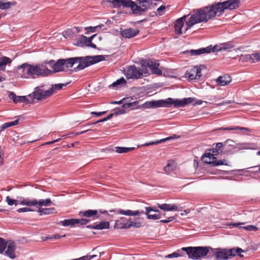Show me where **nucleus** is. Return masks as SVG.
Instances as JSON below:
<instances>
[{
  "label": "nucleus",
  "mask_w": 260,
  "mask_h": 260,
  "mask_svg": "<svg viewBox=\"0 0 260 260\" xmlns=\"http://www.w3.org/2000/svg\"><path fill=\"white\" fill-rule=\"evenodd\" d=\"M239 0H228L222 3L213 4L211 7L193 10V14L186 22L184 33L194 24L200 22H207L216 15L220 16L226 9L234 10L239 7Z\"/></svg>",
  "instance_id": "obj_1"
},
{
  "label": "nucleus",
  "mask_w": 260,
  "mask_h": 260,
  "mask_svg": "<svg viewBox=\"0 0 260 260\" xmlns=\"http://www.w3.org/2000/svg\"><path fill=\"white\" fill-rule=\"evenodd\" d=\"M17 69L21 77L25 79H35L52 73V71L43 64L34 65L24 63L18 66Z\"/></svg>",
  "instance_id": "obj_2"
},
{
  "label": "nucleus",
  "mask_w": 260,
  "mask_h": 260,
  "mask_svg": "<svg viewBox=\"0 0 260 260\" xmlns=\"http://www.w3.org/2000/svg\"><path fill=\"white\" fill-rule=\"evenodd\" d=\"M209 249L212 250V248L202 246L187 247L178 249L176 251L179 254V257L185 256L186 254L189 258L198 259L207 255L209 252Z\"/></svg>",
  "instance_id": "obj_3"
},
{
  "label": "nucleus",
  "mask_w": 260,
  "mask_h": 260,
  "mask_svg": "<svg viewBox=\"0 0 260 260\" xmlns=\"http://www.w3.org/2000/svg\"><path fill=\"white\" fill-rule=\"evenodd\" d=\"M194 98H187L182 100L178 99H174L171 98L166 100H159L157 101H151L149 103L151 107H171L173 105L175 108L184 107L186 105L190 104L194 101Z\"/></svg>",
  "instance_id": "obj_4"
},
{
  "label": "nucleus",
  "mask_w": 260,
  "mask_h": 260,
  "mask_svg": "<svg viewBox=\"0 0 260 260\" xmlns=\"http://www.w3.org/2000/svg\"><path fill=\"white\" fill-rule=\"evenodd\" d=\"M81 59L78 61V66L75 68L74 70L75 72L83 70L85 68L105 60L103 55H98L95 56H86L85 57H78Z\"/></svg>",
  "instance_id": "obj_5"
},
{
  "label": "nucleus",
  "mask_w": 260,
  "mask_h": 260,
  "mask_svg": "<svg viewBox=\"0 0 260 260\" xmlns=\"http://www.w3.org/2000/svg\"><path fill=\"white\" fill-rule=\"evenodd\" d=\"M43 87V86H41L35 87L34 91L28 96L38 101L46 100L51 96V92L49 90H44Z\"/></svg>",
  "instance_id": "obj_6"
},
{
  "label": "nucleus",
  "mask_w": 260,
  "mask_h": 260,
  "mask_svg": "<svg viewBox=\"0 0 260 260\" xmlns=\"http://www.w3.org/2000/svg\"><path fill=\"white\" fill-rule=\"evenodd\" d=\"M202 160L204 162L211 164L213 166H228V161L226 159L217 160V158L210 152L205 153L203 156Z\"/></svg>",
  "instance_id": "obj_7"
},
{
  "label": "nucleus",
  "mask_w": 260,
  "mask_h": 260,
  "mask_svg": "<svg viewBox=\"0 0 260 260\" xmlns=\"http://www.w3.org/2000/svg\"><path fill=\"white\" fill-rule=\"evenodd\" d=\"M140 5L138 6L135 2L133 13L136 15H141L148 10V5L152 4L153 0H136Z\"/></svg>",
  "instance_id": "obj_8"
},
{
  "label": "nucleus",
  "mask_w": 260,
  "mask_h": 260,
  "mask_svg": "<svg viewBox=\"0 0 260 260\" xmlns=\"http://www.w3.org/2000/svg\"><path fill=\"white\" fill-rule=\"evenodd\" d=\"M213 255L218 260H226L230 258L228 252V249L225 248L215 249V251L213 252Z\"/></svg>",
  "instance_id": "obj_9"
},
{
  "label": "nucleus",
  "mask_w": 260,
  "mask_h": 260,
  "mask_svg": "<svg viewBox=\"0 0 260 260\" xmlns=\"http://www.w3.org/2000/svg\"><path fill=\"white\" fill-rule=\"evenodd\" d=\"M144 65L149 68L152 73L156 75H161L162 71L160 69H158L159 66V63L156 61H153L152 60H146Z\"/></svg>",
  "instance_id": "obj_10"
},
{
  "label": "nucleus",
  "mask_w": 260,
  "mask_h": 260,
  "mask_svg": "<svg viewBox=\"0 0 260 260\" xmlns=\"http://www.w3.org/2000/svg\"><path fill=\"white\" fill-rule=\"evenodd\" d=\"M143 72L141 70L138 69L134 65L129 67L127 72V76L131 79L140 78Z\"/></svg>",
  "instance_id": "obj_11"
},
{
  "label": "nucleus",
  "mask_w": 260,
  "mask_h": 260,
  "mask_svg": "<svg viewBox=\"0 0 260 260\" xmlns=\"http://www.w3.org/2000/svg\"><path fill=\"white\" fill-rule=\"evenodd\" d=\"M53 70V72L55 73L63 71L64 67V60L63 59H59L56 62L53 60H50L48 62Z\"/></svg>",
  "instance_id": "obj_12"
},
{
  "label": "nucleus",
  "mask_w": 260,
  "mask_h": 260,
  "mask_svg": "<svg viewBox=\"0 0 260 260\" xmlns=\"http://www.w3.org/2000/svg\"><path fill=\"white\" fill-rule=\"evenodd\" d=\"M211 48L210 47H206L205 48H201L197 50H189L183 52V53L186 54H188L190 56H198L203 54H208L210 53Z\"/></svg>",
  "instance_id": "obj_13"
},
{
  "label": "nucleus",
  "mask_w": 260,
  "mask_h": 260,
  "mask_svg": "<svg viewBox=\"0 0 260 260\" xmlns=\"http://www.w3.org/2000/svg\"><path fill=\"white\" fill-rule=\"evenodd\" d=\"M110 212H114L116 214H120L122 215H124L126 216H138L142 214H143L144 212L143 210H136V211H132L131 210H122V209H115V210H111L109 211Z\"/></svg>",
  "instance_id": "obj_14"
},
{
  "label": "nucleus",
  "mask_w": 260,
  "mask_h": 260,
  "mask_svg": "<svg viewBox=\"0 0 260 260\" xmlns=\"http://www.w3.org/2000/svg\"><path fill=\"white\" fill-rule=\"evenodd\" d=\"M7 250L5 251V254L8 256L12 259H14L16 257L15 250L16 246L15 242L13 241H7Z\"/></svg>",
  "instance_id": "obj_15"
},
{
  "label": "nucleus",
  "mask_w": 260,
  "mask_h": 260,
  "mask_svg": "<svg viewBox=\"0 0 260 260\" xmlns=\"http://www.w3.org/2000/svg\"><path fill=\"white\" fill-rule=\"evenodd\" d=\"M79 215L81 217H85L88 218H92L94 220L98 219L100 217L98 215V211L97 210L88 209L83 211H80Z\"/></svg>",
  "instance_id": "obj_16"
},
{
  "label": "nucleus",
  "mask_w": 260,
  "mask_h": 260,
  "mask_svg": "<svg viewBox=\"0 0 260 260\" xmlns=\"http://www.w3.org/2000/svg\"><path fill=\"white\" fill-rule=\"evenodd\" d=\"M187 15H184L180 18L178 19L175 23V32L176 34L180 35L182 33V28L184 24V22Z\"/></svg>",
  "instance_id": "obj_17"
},
{
  "label": "nucleus",
  "mask_w": 260,
  "mask_h": 260,
  "mask_svg": "<svg viewBox=\"0 0 260 260\" xmlns=\"http://www.w3.org/2000/svg\"><path fill=\"white\" fill-rule=\"evenodd\" d=\"M131 220V218H126L123 217H120L119 219L115 221L114 228L119 229H128V228H125L129 224V221Z\"/></svg>",
  "instance_id": "obj_18"
},
{
  "label": "nucleus",
  "mask_w": 260,
  "mask_h": 260,
  "mask_svg": "<svg viewBox=\"0 0 260 260\" xmlns=\"http://www.w3.org/2000/svg\"><path fill=\"white\" fill-rule=\"evenodd\" d=\"M139 30L132 28H126L121 31V35L125 38H132L137 35Z\"/></svg>",
  "instance_id": "obj_19"
},
{
  "label": "nucleus",
  "mask_w": 260,
  "mask_h": 260,
  "mask_svg": "<svg viewBox=\"0 0 260 260\" xmlns=\"http://www.w3.org/2000/svg\"><path fill=\"white\" fill-rule=\"evenodd\" d=\"M9 97L13 100L15 104L18 103H26L28 101V99L25 96H17L15 93L12 91L9 92Z\"/></svg>",
  "instance_id": "obj_20"
},
{
  "label": "nucleus",
  "mask_w": 260,
  "mask_h": 260,
  "mask_svg": "<svg viewBox=\"0 0 260 260\" xmlns=\"http://www.w3.org/2000/svg\"><path fill=\"white\" fill-rule=\"evenodd\" d=\"M157 207L164 211H178L177 206L175 204H157Z\"/></svg>",
  "instance_id": "obj_21"
},
{
  "label": "nucleus",
  "mask_w": 260,
  "mask_h": 260,
  "mask_svg": "<svg viewBox=\"0 0 260 260\" xmlns=\"http://www.w3.org/2000/svg\"><path fill=\"white\" fill-rule=\"evenodd\" d=\"M96 34L93 35L91 37L87 38V37L81 35L79 39L77 41V44L78 46H82L83 44L85 45V46H87V45L88 44V43H90V42H92V40L95 37Z\"/></svg>",
  "instance_id": "obj_22"
},
{
  "label": "nucleus",
  "mask_w": 260,
  "mask_h": 260,
  "mask_svg": "<svg viewBox=\"0 0 260 260\" xmlns=\"http://www.w3.org/2000/svg\"><path fill=\"white\" fill-rule=\"evenodd\" d=\"M232 81V78L229 75L220 76L216 79V82L220 86H225Z\"/></svg>",
  "instance_id": "obj_23"
},
{
  "label": "nucleus",
  "mask_w": 260,
  "mask_h": 260,
  "mask_svg": "<svg viewBox=\"0 0 260 260\" xmlns=\"http://www.w3.org/2000/svg\"><path fill=\"white\" fill-rule=\"evenodd\" d=\"M178 138H179L178 136H177L176 135H174L173 136H170V137H167V138H166L164 139H160L159 140H157L156 141H152V142H148V143H145L144 144L142 145V146H150V145H156V144H160L162 142H166L167 141H169V140H172L174 139Z\"/></svg>",
  "instance_id": "obj_24"
},
{
  "label": "nucleus",
  "mask_w": 260,
  "mask_h": 260,
  "mask_svg": "<svg viewBox=\"0 0 260 260\" xmlns=\"http://www.w3.org/2000/svg\"><path fill=\"white\" fill-rule=\"evenodd\" d=\"M126 84V81L125 79L123 77H122L117 80L115 82H114L112 84L110 85L109 87L110 88L118 89L124 86Z\"/></svg>",
  "instance_id": "obj_25"
},
{
  "label": "nucleus",
  "mask_w": 260,
  "mask_h": 260,
  "mask_svg": "<svg viewBox=\"0 0 260 260\" xmlns=\"http://www.w3.org/2000/svg\"><path fill=\"white\" fill-rule=\"evenodd\" d=\"M81 59V58L77 57L63 59L64 60V66H66L67 68H72L75 63H77L78 61Z\"/></svg>",
  "instance_id": "obj_26"
},
{
  "label": "nucleus",
  "mask_w": 260,
  "mask_h": 260,
  "mask_svg": "<svg viewBox=\"0 0 260 260\" xmlns=\"http://www.w3.org/2000/svg\"><path fill=\"white\" fill-rule=\"evenodd\" d=\"M38 201L36 199H25L20 202V204L27 206H38Z\"/></svg>",
  "instance_id": "obj_27"
},
{
  "label": "nucleus",
  "mask_w": 260,
  "mask_h": 260,
  "mask_svg": "<svg viewBox=\"0 0 260 260\" xmlns=\"http://www.w3.org/2000/svg\"><path fill=\"white\" fill-rule=\"evenodd\" d=\"M228 252L230 258H231L232 257L235 256L237 255H239L240 257H243V255L241 254L240 253L244 252V250H243L240 248L237 247L236 248L228 249Z\"/></svg>",
  "instance_id": "obj_28"
},
{
  "label": "nucleus",
  "mask_w": 260,
  "mask_h": 260,
  "mask_svg": "<svg viewBox=\"0 0 260 260\" xmlns=\"http://www.w3.org/2000/svg\"><path fill=\"white\" fill-rule=\"evenodd\" d=\"M245 58L249 60L251 62H256L260 61V52H257L251 54H247L245 56Z\"/></svg>",
  "instance_id": "obj_29"
},
{
  "label": "nucleus",
  "mask_w": 260,
  "mask_h": 260,
  "mask_svg": "<svg viewBox=\"0 0 260 260\" xmlns=\"http://www.w3.org/2000/svg\"><path fill=\"white\" fill-rule=\"evenodd\" d=\"M238 150L237 146H229L226 145L224 146V151H223V154H232Z\"/></svg>",
  "instance_id": "obj_30"
},
{
  "label": "nucleus",
  "mask_w": 260,
  "mask_h": 260,
  "mask_svg": "<svg viewBox=\"0 0 260 260\" xmlns=\"http://www.w3.org/2000/svg\"><path fill=\"white\" fill-rule=\"evenodd\" d=\"M12 62L11 59L6 56L2 57L0 58V70L5 71V67L7 64Z\"/></svg>",
  "instance_id": "obj_31"
},
{
  "label": "nucleus",
  "mask_w": 260,
  "mask_h": 260,
  "mask_svg": "<svg viewBox=\"0 0 260 260\" xmlns=\"http://www.w3.org/2000/svg\"><path fill=\"white\" fill-rule=\"evenodd\" d=\"M69 83H67L65 84L59 83L52 85L51 89L49 90L51 93V95L55 92H56L57 90L61 89L63 87L66 86Z\"/></svg>",
  "instance_id": "obj_32"
},
{
  "label": "nucleus",
  "mask_w": 260,
  "mask_h": 260,
  "mask_svg": "<svg viewBox=\"0 0 260 260\" xmlns=\"http://www.w3.org/2000/svg\"><path fill=\"white\" fill-rule=\"evenodd\" d=\"M55 209L54 208H39L38 212L40 213V215H49L53 214L55 212Z\"/></svg>",
  "instance_id": "obj_33"
},
{
  "label": "nucleus",
  "mask_w": 260,
  "mask_h": 260,
  "mask_svg": "<svg viewBox=\"0 0 260 260\" xmlns=\"http://www.w3.org/2000/svg\"><path fill=\"white\" fill-rule=\"evenodd\" d=\"M140 101H136L133 102H130L128 103L124 104L122 105L123 108H129L132 110L139 108L140 106H138V104Z\"/></svg>",
  "instance_id": "obj_34"
},
{
  "label": "nucleus",
  "mask_w": 260,
  "mask_h": 260,
  "mask_svg": "<svg viewBox=\"0 0 260 260\" xmlns=\"http://www.w3.org/2000/svg\"><path fill=\"white\" fill-rule=\"evenodd\" d=\"M120 7L122 6L124 8H130L132 11L134 9V2L131 0H121Z\"/></svg>",
  "instance_id": "obj_35"
},
{
  "label": "nucleus",
  "mask_w": 260,
  "mask_h": 260,
  "mask_svg": "<svg viewBox=\"0 0 260 260\" xmlns=\"http://www.w3.org/2000/svg\"><path fill=\"white\" fill-rule=\"evenodd\" d=\"M110 224L108 221H102L99 223H95V229L102 230L104 229H108Z\"/></svg>",
  "instance_id": "obj_36"
},
{
  "label": "nucleus",
  "mask_w": 260,
  "mask_h": 260,
  "mask_svg": "<svg viewBox=\"0 0 260 260\" xmlns=\"http://www.w3.org/2000/svg\"><path fill=\"white\" fill-rule=\"evenodd\" d=\"M38 203L37 207L39 208L43 206H50L52 204V202L50 199H46L45 200L41 199L38 201Z\"/></svg>",
  "instance_id": "obj_37"
},
{
  "label": "nucleus",
  "mask_w": 260,
  "mask_h": 260,
  "mask_svg": "<svg viewBox=\"0 0 260 260\" xmlns=\"http://www.w3.org/2000/svg\"><path fill=\"white\" fill-rule=\"evenodd\" d=\"M135 149L134 147H115V151L119 153H126Z\"/></svg>",
  "instance_id": "obj_38"
},
{
  "label": "nucleus",
  "mask_w": 260,
  "mask_h": 260,
  "mask_svg": "<svg viewBox=\"0 0 260 260\" xmlns=\"http://www.w3.org/2000/svg\"><path fill=\"white\" fill-rule=\"evenodd\" d=\"M151 212H149V211H145V213L147 216V217L149 219L152 220H157L161 218V214L160 213L159 214H151Z\"/></svg>",
  "instance_id": "obj_39"
},
{
  "label": "nucleus",
  "mask_w": 260,
  "mask_h": 260,
  "mask_svg": "<svg viewBox=\"0 0 260 260\" xmlns=\"http://www.w3.org/2000/svg\"><path fill=\"white\" fill-rule=\"evenodd\" d=\"M185 75L186 77L188 78L190 80H197V75H196L194 68L191 69L189 72H186Z\"/></svg>",
  "instance_id": "obj_40"
},
{
  "label": "nucleus",
  "mask_w": 260,
  "mask_h": 260,
  "mask_svg": "<svg viewBox=\"0 0 260 260\" xmlns=\"http://www.w3.org/2000/svg\"><path fill=\"white\" fill-rule=\"evenodd\" d=\"M19 123V119H16L13 121L8 122L3 124L2 126V130L5 129L9 127L13 126L16 125H17Z\"/></svg>",
  "instance_id": "obj_41"
},
{
  "label": "nucleus",
  "mask_w": 260,
  "mask_h": 260,
  "mask_svg": "<svg viewBox=\"0 0 260 260\" xmlns=\"http://www.w3.org/2000/svg\"><path fill=\"white\" fill-rule=\"evenodd\" d=\"M59 224L62 225L63 226H75L73 218L69 219H64V220L60 221L59 222Z\"/></svg>",
  "instance_id": "obj_42"
},
{
  "label": "nucleus",
  "mask_w": 260,
  "mask_h": 260,
  "mask_svg": "<svg viewBox=\"0 0 260 260\" xmlns=\"http://www.w3.org/2000/svg\"><path fill=\"white\" fill-rule=\"evenodd\" d=\"M220 129L232 131V130H240V131H246L247 132H250V130L246 127H240V126H234V127H227L225 128H221Z\"/></svg>",
  "instance_id": "obj_43"
},
{
  "label": "nucleus",
  "mask_w": 260,
  "mask_h": 260,
  "mask_svg": "<svg viewBox=\"0 0 260 260\" xmlns=\"http://www.w3.org/2000/svg\"><path fill=\"white\" fill-rule=\"evenodd\" d=\"M141 222L140 221H133L131 220L129 221V224H127V225L125 226V228H128V229H130L132 227L135 228H140L141 226Z\"/></svg>",
  "instance_id": "obj_44"
},
{
  "label": "nucleus",
  "mask_w": 260,
  "mask_h": 260,
  "mask_svg": "<svg viewBox=\"0 0 260 260\" xmlns=\"http://www.w3.org/2000/svg\"><path fill=\"white\" fill-rule=\"evenodd\" d=\"M104 24H101L97 25L96 26H89L85 27V29L86 30V34H88L89 32H94L96 31L98 28H101L102 27H104Z\"/></svg>",
  "instance_id": "obj_45"
},
{
  "label": "nucleus",
  "mask_w": 260,
  "mask_h": 260,
  "mask_svg": "<svg viewBox=\"0 0 260 260\" xmlns=\"http://www.w3.org/2000/svg\"><path fill=\"white\" fill-rule=\"evenodd\" d=\"M14 4L12 2H0V9L1 10H7L11 8Z\"/></svg>",
  "instance_id": "obj_46"
},
{
  "label": "nucleus",
  "mask_w": 260,
  "mask_h": 260,
  "mask_svg": "<svg viewBox=\"0 0 260 260\" xmlns=\"http://www.w3.org/2000/svg\"><path fill=\"white\" fill-rule=\"evenodd\" d=\"M7 241L0 237V253L2 254L4 252L7 247Z\"/></svg>",
  "instance_id": "obj_47"
},
{
  "label": "nucleus",
  "mask_w": 260,
  "mask_h": 260,
  "mask_svg": "<svg viewBox=\"0 0 260 260\" xmlns=\"http://www.w3.org/2000/svg\"><path fill=\"white\" fill-rule=\"evenodd\" d=\"M221 45L223 50L231 49L235 46L232 42H228L222 44Z\"/></svg>",
  "instance_id": "obj_48"
},
{
  "label": "nucleus",
  "mask_w": 260,
  "mask_h": 260,
  "mask_svg": "<svg viewBox=\"0 0 260 260\" xmlns=\"http://www.w3.org/2000/svg\"><path fill=\"white\" fill-rule=\"evenodd\" d=\"M175 167L170 163H168L164 168V171L167 173H170L173 172L175 170Z\"/></svg>",
  "instance_id": "obj_49"
},
{
  "label": "nucleus",
  "mask_w": 260,
  "mask_h": 260,
  "mask_svg": "<svg viewBox=\"0 0 260 260\" xmlns=\"http://www.w3.org/2000/svg\"><path fill=\"white\" fill-rule=\"evenodd\" d=\"M123 113H124V110H119L115 112L114 113H111L110 114H109L108 116H107L105 118L106 119H105L106 121H107L108 120H109L111 118H112V117L114 115H117L122 114H123Z\"/></svg>",
  "instance_id": "obj_50"
},
{
  "label": "nucleus",
  "mask_w": 260,
  "mask_h": 260,
  "mask_svg": "<svg viewBox=\"0 0 260 260\" xmlns=\"http://www.w3.org/2000/svg\"><path fill=\"white\" fill-rule=\"evenodd\" d=\"M121 0H107V2L112 4V6L115 8H119L120 7Z\"/></svg>",
  "instance_id": "obj_51"
},
{
  "label": "nucleus",
  "mask_w": 260,
  "mask_h": 260,
  "mask_svg": "<svg viewBox=\"0 0 260 260\" xmlns=\"http://www.w3.org/2000/svg\"><path fill=\"white\" fill-rule=\"evenodd\" d=\"M6 201L7 202L9 206L13 205H17L18 204V201L16 200L12 199L9 196H7L6 198Z\"/></svg>",
  "instance_id": "obj_52"
},
{
  "label": "nucleus",
  "mask_w": 260,
  "mask_h": 260,
  "mask_svg": "<svg viewBox=\"0 0 260 260\" xmlns=\"http://www.w3.org/2000/svg\"><path fill=\"white\" fill-rule=\"evenodd\" d=\"M224 143H217L216 144L217 150L221 153H223V151H224Z\"/></svg>",
  "instance_id": "obj_53"
},
{
  "label": "nucleus",
  "mask_w": 260,
  "mask_h": 260,
  "mask_svg": "<svg viewBox=\"0 0 260 260\" xmlns=\"http://www.w3.org/2000/svg\"><path fill=\"white\" fill-rule=\"evenodd\" d=\"M146 211H149V212L153 211L157 214L160 213V211L157 209L155 207H145Z\"/></svg>",
  "instance_id": "obj_54"
},
{
  "label": "nucleus",
  "mask_w": 260,
  "mask_h": 260,
  "mask_svg": "<svg viewBox=\"0 0 260 260\" xmlns=\"http://www.w3.org/2000/svg\"><path fill=\"white\" fill-rule=\"evenodd\" d=\"M243 228L249 231H256L258 230L256 226L252 225L243 226Z\"/></svg>",
  "instance_id": "obj_55"
},
{
  "label": "nucleus",
  "mask_w": 260,
  "mask_h": 260,
  "mask_svg": "<svg viewBox=\"0 0 260 260\" xmlns=\"http://www.w3.org/2000/svg\"><path fill=\"white\" fill-rule=\"evenodd\" d=\"M208 47H210L211 48L210 52L222 50V46L220 47L218 45H215L213 47H212L211 45L208 46Z\"/></svg>",
  "instance_id": "obj_56"
},
{
  "label": "nucleus",
  "mask_w": 260,
  "mask_h": 260,
  "mask_svg": "<svg viewBox=\"0 0 260 260\" xmlns=\"http://www.w3.org/2000/svg\"><path fill=\"white\" fill-rule=\"evenodd\" d=\"M166 7L164 5H161L157 9V11L158 13V14L160 16L163 15L164 14V11L166 9Z\"/></svg>",
  "instance_id": "obj_57"
},
{
  "label": "nucleus",
  "mask_w": 260,
  "mask_h": 260,
  "mask_svg": "<svg viewBox=\"0 0 260 260\" xmlns=\"http://www.w3.org/2000/svg\"><path fill=\"white\" fill-rule=\"evenodd\" d=\"M66 236L65 235H63V236H60L58 234H55L52 236H48L46 238L45 240L47 239H58L61 237H64Z\"/></svg>",
  "instance_id": "obj_58"
},
{
  "label": "nucleus",
  "mask_w": 260,
  "mask_h": 260,
  "mask_svg": "<svg viewBox=\"0 0 260 260\" xmlns=\"http://www.w3.org/2000/svg\"><path fill=\"white\" fill-rule=\"evenodd\" d=\"M196 75H197V80H199L202 76L201 69L200 68H194Z\"/></svg>",
  "instance_id": "obj_59"
},
{
  "label": "nucleus",
  "mask_w": 260,
  "mask_h": 260,
  "mask_svg": "<svg viewBox=\"0 0 260 260\" xmlns=\"http://www.w3.org/2000/svg\"><path fill=\"white\" fill-rule=\"evenodd\" d=\"M179 254H178V253H177V251H176L171 254L167 255L166 256H165V257L171 258H174V257H179Z\"/></svg>",
  "instance_id": "obj_60"
},
{
  "label": "nucleus",
  "mask_w": 260,
  "mask_h": 260,
  "mask_svg": "<svg viewBox=\"0 0 260 260\" xmlns=\"http://www.w3.org/2000/svg\"><path fill=\"white\" fill-rule=\"evenodd\" d=\"M224 144L225 145V146H226V145H229V146H237V144H235V142L232 140H230V139H228L227 140H226L224 142Z\"/></svg>",
  "instance_id": "obj_61"
},
{
  "label": "nucleus",
  "mask_w": 260,
  "mask_h": 260,
  "mask_svg": "<svg viewBox=\"0 0 260 260\" xmlns=\"http://www.w3.org/2000/svg\"><path fill=\"white\" fill-rule=\"evenodd\" d=\"M33 210L29 208L24 207L17 209V211L19 213L25 212L28 211H32Z\"/></svg>",
  "instance_id": "obj_62"
},
{
  "label": "nucleus",
  "mask_w": 260,
  "mask_h": 260,
  "mask_svg": "<svg viewBox=\"0 0 260 260\" xmlns=\"http://www.w3.org/2000/svg\"><path fill=\"white\" fill-rule=\"evenodd\" d=\"M90 221V219L87 218H81L80 219V225H86L87 223Z\"/></svg>",
  "instance_id": "obj_63"
},
{
  "label": "nucleus",
  "mask_w": 260,
  "mask_h": 260,
  "mask_svg": "<svg viewBox=\"0 0 260 260\" xmlns=\"http://www.w3.org/2000/svg\"><path fill=\"white\" fill-rule=\"evenodd\" d=\"M107 113V111H103V112H91V114L92 115H95L96 116H101Z\"/></svg>",
  "instance_id": "obj_64"
}]
</instances>
